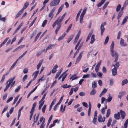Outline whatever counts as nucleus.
<instances>
[{"label":"nucleus","mask_w":128,"mask_h":128,"mask_svg":"<svg viewBox=\"0 0 128 128\" xmlns=\"http://www.w3.org/2000/svg\"><path fill=\"white\" fill-rule=\"evenodd\" d=\"M106 0H102L101 2H99L97 5V6L100 7L101 6L104 2Z\"/></svg>","instance_id":"c756f323"},{"label":"nucleus","mask_w":128,"mask_h":128,"mask_svg":"<svg viewBox=\"0 0 128 128\" xmlns=\"http://www.w3.org/2000/svg\"><path fill=\"white\" fill-rule=\"evenodd\" d=\"M114 42L112 41L111 44L110 46V50L111 52V55L112 57L114 56L115 60H114V62H116L115 64L112 65V66L114 67V68L118 69L119 67L120 64L118 62H116L118 60V53L116 52H114Z\"/></svg>","instance_id":"f257e3e1"},{"label":"nucleus","mask_w":128,"mask_h":128,"mask_svg":"<svg viewBox=\"0 0 128 128\" xmlns=\"http://www.w3.org/2000/svg\"><path fill=\"white\" fill-rule=\"evenodd\" d=\"M84 52V51H82L80 52L76 60V62L75 64H76L78 63L80 60L82 55V54H83Z\"/></svg>","instance_id":"423d86ee"},{"label":"nucleus","mask_w":128,"mask_h":128,"mask_svg":"<svg viewBox=\"0 0 128 128\" xmlns=\"http://www.w3.org/2000/svg\"><path fill=\"white\" fill-rule=\"evenodd\" d=\"M27 51H26L24 52L22 55L20 56L18 58L17 60H20L23 57V56L25 55L26 53L27 52Z\"/></svg>","instance_id":"58836bf2"},{"label":"nucleus","mask_w":128,"mask_h":128,"mask_svg":"<svg viewBox=\"0 0 128 128\" xmlns=\"http://www.w3.org/2000/svg\"><path fill=\"white\" fill-rule=\"evenodd\" d=\"M101 112L103 114H104L105 112V110L104 108H102L101 110Z\"/></svg>","instance_id":"6e6d98bb"},{"label":"nucleus","mask_w":128,"mask_h":128,"mask_svg":"<svg viewBox=\"0 0 128 128\" xmlns=\"http://www.w3.org/2000/svg\"><path fill=\"white\" fill-rule=\"evenodd\" d=\"M81 32V31L80 30L78 32L77 34L76 35L75 38L74 39V41L73 42V43L74 44H75L76 43L78 40V39L80 35Z\"/></svg>","instance_id":"0eeeda50"},{"label":"nucleus","mask_w":128,"mask_h":128,"mask_svg":"<svg viewBox=\"0 0 128 128\" xmlns=\"http://www.w3.org/2000/svg\"><path fill=\"white\" fill-rule=\"evenodd\" d=\"M113 80L112 79H111L110 80V86H112L113 85Z\"/></svg>","instance_id":"69168bd1"},{"label":"nucleus","mask_w":128,"mask_h":128,"mask_svg":"<svg viewBox=\"0 0 128 128\" xmlns=\"http://www.w3.org/2000/svg\"><path fill=\"white\" fill-rule=\"evenodd\" d=\"M128 124V119H127L124 124V128H127Z\"/></svg>","instance_id":"c03bdc74"},{"label":"nucleus","mask_w":128,"mask_h":128,"mask_svg":"<svg viewBox=\"0 0 128 128\" xmlns=\"http://www.w3.org/2000/svg\"><path fill=\"white\" fill-rule=\"evenodd\" d=\"M55 46L54 44H50L46 48V51L48 49H50L53 48L54 46Z\"/></svg>","instance_id":"c85d7f7f"},{"label":"nucleus","mask_w":128,"mask_h":128,"mask_svg":"<svg viewBox=\"0 0 128 128\" xmlns=\"http://www.w3.org/2000/svg\"><path fill=\"white\" fill-rule=\"evenodd\" d=\"M128 82V80L127 79H125L123 80L122 82V85L123 86L125 84H127Z\"/></svg>","instance_id":"a19ab883"},{"label":"nucleus","mask_w":128,"mask_h":128,"mask_svg":"<svg viewBox=\"0 0 128 128\" xmlns=\"http://www.w3.org/2000/svg\"><path fill=\"white\" fill-rule=\"evenodd\" d=\"M46 105H44L42 108V111L43 113H44L45 112V110L46 108Z\"/></svg>","instance_id":"a18cd8bd"},{"label":"nucleus","mask_w":128,"mask_h":128,"mask_svg":"<svg viewBox=\"0 0 128 128\" xmlns=\"http://www.w3.org/2000/svg\"><path fill=\"white\" fill-rule=\"evenodd\" d=\"M67 74H66L65 75H63L62 77V82H63L64 81V80L66 78V77L67 76Z\"/></svg>","instance_id":"864d4df0"},{"label":"nucleus","mask_w":128,"mask_h":128,"mask_svg":"<svg viewBox=\"0 0 128 128\" xmlns=\"http://www.w3.org/2000/svg\"><path fill=\"white\" fill-rule=\"evenodd\" d=\"M60 0H53L50 4L51 6H54L58 5L60 2Z\"/></svg>","instance_id":"20e7f679"},{"label":"nucleus","mask_w":128,"mask_h":128,"mask_svg":"<svg viewBox=\"0 0 128 128\" xmlns=\"http://www.w3.org/2000/svg\"><path fill=\"white\" fill-rule=\"evenodd\" d=\"M59 18L60 17L58 18L52 24V26L53 28L55 26L56 24L58 26L61 27L62 24V22L63 20V19L61 18L60 19H59Z\"/></svg>","instance_id":"7ed1b4c3"},{"label":"nucleus","mask_w":128,"mask_h":128,"mask_svg":"<svg viewBox=\"0 0 128 128\" xmlns=\"http://www.w3.org/2000/svg\"><path fill=\"white\" fill-rule=\"evenodd\" d=\"M9 38V37H7L5 39L3 42L0 44V48L6 42Z\"/></svg>","instance_id":"b1692460"},{"label":"nucleus","mask_w":128,"mask_h":128,"mask_svg":"<svg viewBox=\"0 0 128 128\" xmlns=\"http://www.w3.org/2000/svg\"><path fill=\"white\" fill-rule=\"evenodd\" d=\"M42 52H43L42 50H41L40 51H39L36 54V56H39L42 53Z\"/></svg>","instance_id":"8fccbe9b"},{"label":"nucleus","mask_w":128,"mask_h":128,"mask_svg":"<svg viewBox=\"0 0 128 128\" xmlns=\"http://www.w3.org/2000/svg\"><path fill=\"white\" fill-rule=\"evenodd\" d=\"M43 60H41L39 62L37 65L36 67V68L37 70H38L39 68L43 62Z\"/></svg>","instance_id":"412c9836"},{"label":"nucleus","mask_w":128,"mask_h":128,"mask_svg":"<svg viewBox=\"0 0 128 128\" xmlns=\"http://www.w3.org/2000/svg\"><path fill=\"white\" fill-rule=\"evenodd\" d=\"M15 78V76L11 78L6 82V84L10 87V88H11L15 83V81L14 80Z\"/></svg>","instance_id":"f03ea898"},{"label":"nucleus","mask_w":128,"mask_h":128,"mask_svg":"<svg viewBox=\"0 0 128 128\" xmlns=\"http://www.w3.org/2000/svg\"><path fill=\"white\" fill-rule=\"evenodd\" d=\"M126 94L125 92H121L119 93V94L118 96V98L120 99L122 97Z\"/></svg>","instance_id":"4468645a"},{"label":"nucleus","mask_w":128,"mask_h":128,"mask_svg":"<svg viewBox=\"0 0 128 128\" xmlns=\"http://www.w3.org/2000/svg\"><path fill=\"white\" fill-rule=\"evenodd\" d=\"M66 34V33H64L62 34L61 36L60 37L58 38V40L60 41L62 40L64 38Z\"/></svg>","instance_id":"473e14b6"},{"label":"nucleus","mask_w":128,"mask_h":128,"mask_svg":"<svg viewBox=\"0 0 128 128\" xmlns=\"http://www.w3.org/2000/svg\"><path fill=\"white\" fill-rule=\"evenodd\" d=\"M110 109H108L106 112V117L107 118H108L109 117L110 114Z\"/></svg>","instance_id":"7c9ffc66"},{"label":"nucleus","mask_w":128,"mask_h":128,"mask_svg":"<svg viewBox=\"0 0 128 128\" xmlns=\"http://www.w3.org/2000/svg\"><path fill=\"white\" fill-rule=\"evenodd\" d=\"M23 12V9H22L20 11L18 12L15 17V18L18 17Z\"/></svg>","instance_id":"a211bd4d"},{"label":"nucleus","mask_w":128,"mask_h":128,"mask_svg":"<svg viewBox=\"0 0 128 128\" xmlns=\"http://www.w3.org/2000/svg\"><path fill=\"white\" fill-rule=\"evenodd\" d=\"M112 97L110 96V94H109L108 95V97L107 99L106 100V102L107 103L108 102H110L112 100Z\"/></svg>","instance_id":"2eb2a0df"},{"label":"nucleus","mask_w":128,"mask_h":128,"mask_svg":"<svg viewBox=\"0 0 128 128\" xmlns=\"http://www.w3.org/2000/svg\"><path fill=\"white\" fill-rule=\"evenodd\" d=\"M109 39V38L108 37V36H106V38L105 40V41H104V44L105 45L108 43V41Z\"/></svg>","instance_id":"49530a36"},{"label":"nucleus","mask_w":128,"mask_h":128,"mask_svg":"<svg viewBox=\"0 0 128 128\" xmlns=\"http://www.w3.org/2000/svg\"><path fill=\"white\" fill-rule=\"evenodd\" d=\"M58 67V66L57 64L55 65L53 67L52 70V72L54 74L55 72L56 71V69Z\"/></svg>","instance_id":"f3484780"},{"label":"nucleus","mask_w":128,"mask_h":128,"mask_svg":"<svg viewBox=\"0 0 128 128\" xmlns=\"http://www.w3.org/2000/svg\"><path fill=\"white\" fill-rule=\"evenodd\" d=\"M95 36L94 34L92 35L90 43L92 44L95 41Z\"/></svg>","instance_id":"6ab92c4d"},{"label":"nucleus","mask_w":128,"mask_h":128,"mask_svg":"<svg viewBox=\"0 0 128 128\" xmlns=\"http://www.w3.org/2000/svg\"><path fill=\"white\" fill-rule=\"evenodd\" d=\"M81 9H80L78 12L76 16V21L77 22L78 20V18L80 16V14L81 12Z\"/></svg>","instance_id":"4c0bfd02"},{"label":"nucleus","mask_w":128,"mask_h":128,"mask_svg":"<svg viewBox=\"0 0 128 128\" xmlns=\"http://www.w3.org/2000/svg\"><path fill=\"white\" fill-rule=\"evenodd\" d=\"M23 23L22 22L20 24L19 26L18 27L17 29L15 30V32H16L18 30L21 28V27L22 26Z\"/></svg>","instance_id":"e433bc0d"},{"label":"nucleus","mask_w":128,"mask_h":128,"mask_svg":"<svg viewBox=\"0 0 128 128\" xmlns=\"http://www.w3.org/2000/svg\"><path fill=\"white\" fill-rule=\"evenodd\" d=\"M72 26V24H70V25L68 26V28L66 30V32L67 33L71 29Z\"/></svg>","instance_id":"de8ad7c7"},{"label":"nucleus","mask_w":128,"mask_h":128,"mask_svg":"<svg viewBox=\"0 0 128 128\" xmlns=\"http://www.w3.org/2000/svg\"><path fill=\"white\" fill-rule=\"evenodd\" d=\"M56 8V7H54L53 8L49 14L48 16L50 18V20L52 19L53 17L54 16L53 13L55 11Z\"/></svg>","instance_id":"39448f33"},{"label":"nucleus","mask_w":128,"mask_h":128,"mask_svg":"<svg viewBox=\"0 0 128 128\" xmlns=\"http://www.w3.org/2000/svg\"><path fill=\"white\" fill-rule=\"evenodd\" d=\"M120 44V45L122 46H127L126 44L124 42V40L122 38H121Z\"/></svg>","instance_id":"f8f14e48"},{"label":"nucleus","mask_w":128,"mask_h":128,"mask_svg":"<svg viewBox=\"0 0 128 128\" xmlns=\"http://www.w3.org/2000/svg\"><path fill=\"white\" fill-rule=\"evenodd\" d=\"M39 71H35L32 74V76L34 75V76H37L38 74Z\"/></svg>","instance_id":"4d7b16f0"},{"label":"nucleus","mask_w":128,"mask_h":128,"mask_svg":"<svg viewBox=\"0 0 128 128\" xmlns=\"http://www.w3.org/2000/svg\"><path fill=\"white\" fill-rule=\"evenodd\" d=\"M96 93V90L93 88L92 90H91V92H90V95H92L95 94Z\"/></svg>","instance_id":"a878e982"},{"label":"nucleus","mask_w":128,"mask_h":128,"mask_svg":"<svg viewBox=\"0 0 128 128\" xmlns=\"http://www.w3.org/2000/svg\"><path fill=\"white\" fill-rule=\"evenodd\" d=\"M64 6V5L62 4V5L60 7L58 8V11H59L60 12L62 10V8H63Z\"/></svg>","instance_id":"3c124183"},{"label":"nucleus","mask_w":128,"mask_h":128,"mask_svg":"<svg viewBox=\"0 0 128 128\" xmlns=\"http://www.w3.org/2000/svg\"><path fill=\"white\" fill-rule=\"evenodd\" d=\"M28 77V75L27 74H25L23 76L22 78V81L24 82L26 79Z\"/></svg>","instance_id":"052dcab7"},{"label":"nucleus","mask_w":128,"mask_h":128,"mask_svg":"<svg viewBox=\"0 0 128 128\" xmlns=\"http://www.w3.org/2000/svg\"><path fill=\"white\" fill-rule=\"evenodd\" d=\"M39 85L38 84V85H37V86H36L28 94V95L27 96V98H28L30 95V94L33 92H34V91H35V90H36V89L37 88L38 86Z\"/></svg>","instance_id":"393cba45"},{"label":"nucleus","mask_w":128,"mask_h":128,"mask_svg":"<svg viewBox=\"0 0 128 128\" xmlns=\"http://www.w3.org/2000/svg\"><path fill=\"white\" fill-rule=\"evenodd\" d=\"M109 3V2H106L105 3V4H104V5L102 9L103 10L105 8H106V7L107 6V5H108V4Z\"/></svg>","instance_id":"09e8293b"},{"label":"nucleus","mask_w":128,"mask_h":128,"mask_svg":"<svg viewBox=\"0 0 128 128\" xmlns=\"http://www.w3.org/2000/svg\"><path fill=\"white\" fill-rule=\"evenodd\" d=\"M128 18V16H126L122 22V25L124 24L126 22Z\"/></svg>","instance_id":"ea45409f"},{"label":"nucleus","mask_w":128,"mask_h":128,"mask_svg":"<svg viewBox=\"0 0 128 128\" xmlns=\"http://www.w3.org/2000/svg\"><path fill=\"white\" fill-rule=\"evenodd\" d=\"M97 83L95 81H94L92 83V87L93 88H94L97 87Z\"/></svg>","instance_id":"bb28decb"},{"label":"nucleus","mask_w":128,"mask_h":128,"mask_svg":"<svg viewBox=\"0 0 128 128\" xmlns=\"http://www.w3.org/2000/svg\"><path fill=\"white\" fill-rule=\"evenodd\" d=\"M63 96H62L61 97L58 102L57 103V104H58L59 105L60 104V103L62 102L63 100Z\"/></svg>","instance_id":"13d9d810"},{"label":"nucleus","mask_w":128,"mask_h":128,"mask_svg":"<svg viewBox=\"0 0 128 128\" xmlns=\"http://www.w3.org/2000/svg\"><path fill=\"white\" fill-rule=\"evenodd\" d=\"M97 118H94L92 120V122L94 124H96V120Z\"/></svg>","instance_id":"bf43d9fd"},{"label":"nucleus","mask_w":128,"mask_h":128,"mask_svg":"<svg viewBox=\"0 0 128 128\" xmlns=\"http://www.w3.org/2000/svg\"><path fill=\"white\" fill-rule=\"evenodd\" d=\"M79 94L81 96H84L85 95V93L83 92H81L79 93Z\"/></svg>","instance_id":"338daca9"},{"label":"nucleus","mask_w":128,"mask_h":128,"mask_svg":"<svg viewBox=\"0 0 128 128\" xmlns=\"http://www.w3.org/2000/svg\"><path fill=\"white\" fill-rule=\"evenodd\" d=\"M121 6L120 4H119L117 6L116 8V10L117 12H118L121 8Z\"/></svg>","instance_id":"37998d69"},{"label":"nucleus","mask_w":128,"mask_h":128,"mask_svg":"<svg viewBox=\"0 0 128 128\" xmlns=\"http://www.w3.org/2000/svg\"><path fill=\"white\" fill-rule=\"evenodd\" d=\"M122 11H120L119 12L118 16L117 17V19L118 20V21H119L118 20L122 16Z\"/></svg>","instance_id":"5701e85b"},{"label":"nucleus","mask_w":128,"mask_h":128,"mask_svg":"<svg viewBox=\"0 0 128 128\" xmlns=\"http://www.w3.org/2000/svg\"><path fill=\"white\" fill-rule=\"evenodd\" d=\"M18 60H16V61L14 62L13 64H12V66L10 67V68L9 69V70H11L14 66L17 63V62Z\"/></svg>","instance_id":"72a5a7b5"},{"label":"nucleus","mask_w":128,"mask_h":128,"mask_svg":"<svg viewBox=\"0 0 128 128\" xmlns=\"http://www.w3.org/2000/svg\"><path fill=\"white\" fill-rule=\"evenodd\" d=\"M90 76V74H84L82 76L83 78H88Z\"/></svg>","instance_id":"5fc2aeb1"},{"label":"nucleus","mask_w":128,"mask_h":128,"mask_svg":"<svg viewBox=\"0 0 128 128\" xmlns=\"http://www.w3.org/2000/svg\"><path fill=\"white\" fill-rule=\"evenodd\" d=\"M62 68L58 72H57L56 74V76L55 77V78L56 79H57L59 76L60 74L62 71Z\"/></svg>","instance_id":"aec40b11"},{"label":"nucleus","mask_w":128,"mask_h":128,"mask_svg":"<svg viewBox=\"0 0 128 128\" xmlns=\"http://www.w3.org/2000/svg\"><path fill=\"white\" fill-rule=\"evenodd\" d=\"M112 121L111 118H110L108 121L107 126L108 127L110 126L111 124V122Z\"/></svg>","instance_id":"f704fd0d"},{"label":"nucleus","mask_w":128,"mask_h":128,"mask_svg":"<svg viewBox=\"0 0 128 128\" xmlns=\"http://www.w3.org/2000/svg\"><path fill=\"white\" fill-rule=\"evenodd\" d=\"M20 86H18L17 88L15 90V92H17L19 91V90L20 89Z\"/></svg>","instance_id":"680f3d73"},{"label":"nucleus","mask_w":128,"mask_h":128,"mask_svg":"<svg viewBox=\"0 0 128 128\" xmlns=\"http://www.w3.org/2000/svg\"><path fill=\"white\" fill-rule=\"evenodd\" d=\"M29 5V3L28 2H26L24 4L23 8L22 9H23V10H24Z\"/></svg>","instance_id":"2f4dec72"},{"label":"nucleus","mask_w":128,"mask_h":128,"mask_svg":"<svg viewBox=\"0 0 128 128\" xmlns=\"http://www.w3.org/2000/svg\"><path fill=\"white\" fill-rule=\"evenodd\" d=\"M100 29L101 30V36H102L105 29L104 27H100Z\"/></svg>","instance_id":"c9c22d12"},{"label":"nucleus","mask_w":128,"mask_h":128,"mask_svg":"<svg viewBox=\"0 0 128 128\" xmlns=\"http://www.w3.org/2000/svg\"><path fill=\"white\" fill-rule=\"evenodd\" d=\"M117 69L114 68L112 70V74L113 76H115L117 73Z\"/></svg>","instance_id":"dca6fc26"},{"label":"nucleus","mask_w":128,"mask_h":128,"mask_svg":"<svg viewBox=\"0 0 128 128\" xmlns=\"http://www.w3.org/2000/svg\"><path fill=\"white\" fill-rule=\"evenodd\" d=\"M2 15L0 14V21L2 20L4 22H5L6 20V17L2 18Z\"/></svg>","instance_id":"79ce46f5"},{"label":"nucleus","mask_w":128,"mask_h":128,"mask_svg":"<svg viewBox=\"0 0 128 128\" xmlns=\"http://www.w3.org/2000/svg\"><path fill=\"white\" fill-rule=\"evenodd\" d=\"M120 113L121 114V118L122 119H124L125 118L126 113L125 112L122 110H120Z\"/></svg>","instance_id":"ddd939ff"},{"label":"nucleus","mask_w":128,"mask_h":128,"mask_svg":"<svg viewBox=\"0 0 128 128\" xmlns=\"http://www.w3.org/2000/svg\"><path fill=\"white\" fill-rule=\"evenodd\" d=\"M102 71L104 73H106V70L104 66H103L102 69Z\"/></svg>","instance_id":"e2e57ef3"},{"label":"nucleus","mask_w":128,"mask_h":128,"mask_svg":"<svg viewBox=\"0 0 128 128\" xmlns=\"http://www.w3.org/2000/svg\"><path fill=\"white\" fill-rule=\"evenodd\" d=\"M102 60H100L99 62L96 65L95 68V70L96 72H98V70L100 66V65L101 63H102Z\"/></svg>","instance_id":"1a4fd4ad"},{"label":"nucleus","mask_w":128,"mask_h":128,"mask_svg":"<svg viewBox=\"0 0 128 128\" xmlns=\"http://www.w3.org/2000/svg\"><path fill=\"white\" fill-rule=\"evenodd\" d=\"M28 68H26L24 69L23 72L24 74L27 73L28 72Z\"/></svg>","instance_id":"774afa93"},{"label":"nucleus","mask_w":128,"mask_h":128,"mask_svg":"<svg viewBox=\"0 0 128 128\" xmlns=\"http://www.w3.org/2000/svg\"><path fill=\"white\" fill-rule=\"evenodd\" d=\"M83 42L81 43L79 46V47L78 48L76 52L74 54V56L73 57V58H74L75 56L76 55L78 54V52L79 50L81 48V47L82 46V44H83Z\"/></svg>","instance_id":"9d476101"},{"label":"nucleus","mask_w":128,"mask_h":128,"mask_svg":"<svg viewBox=\"0 0 128 128\" xmlns=\"http://www.w3.org/2000/svg\"><path fill=\"white\" fill-rule=\"evenodd\" d=\"M106 118L104 116L102 118V116L100 114L99 115L98 118V120L99 122H104Z\"/></svg>","instance_id":"6e6552de"},{"label":"nucleus","mask_w":128,"mask_h":128,"mask_svg":"<svg viewBox=\"0 0 128 128\" xmlns=\"http://www.w3.org/2000/svg\"><path fill=\"white\" fill-rule=\"evenodd\" d=\"M47 22V20H44L42 24V26L43 27H44L45 26Z\"/></svg>","instance_id":"603ef678"},{"label":"nucleus","mask_w":128,"mask_h":128,"mask_svg":"<svg viewBox=\"0 0 128 128\" xmlns=\"http://www.w3.org/2000/svg\"><path fill=\"white\" fill-rule=\"evenodd\" d=\"M70 85H68L67 84L62 85L61 86V87L64 88H67L71 87Z\"/></svg>","instance_id":"cd10ccee"},{"label":"nucleus","mask_w":128,"mask_h":128,"mask_svg":"<svg viewBox=\"0 0 128 128\" xmlns=\"http://www.w3.org/2000/svg\"><path fill=\"white\" fill-rule=\"evenodd\" d=\"M120 113L118 112L117 113L115 114L114 115V118L117 120H119L120 118Z\"/></svg>","instance_id":"9b49d317"},{"label":"nucleus","mask_w":128,"mask_h":128,"mask_svg":"<svg viewBox=\"0 0 128 128\" xmlns=\"http://www.w3.org/2000/svg\"><path fill=\"white\" fill-rule=\"evenodd\" d=\"M91 36V33H90L88 35V37L87 38L86 40V42H87L90 39V38Z\"/></svg>","instance_id":"0e129e2a"},{"label":"nucleus","mask_w":128,"mask_h":128,"mask_svg":"<svg viewBox=\"0 0 128 128\" xmlns=\"http://www.w3.org/2000/svg\"><path fill=\"white\" fill-rule=\"evenodd\" d=\"M56 98H55L52 101V102L51 103V104L50 106V107L49 109V110L50 111V110H51L52 106L54 105V104L55 103V102H56Z\"/></svg>","instance_id":"4be33fe9"}]
</instances>
